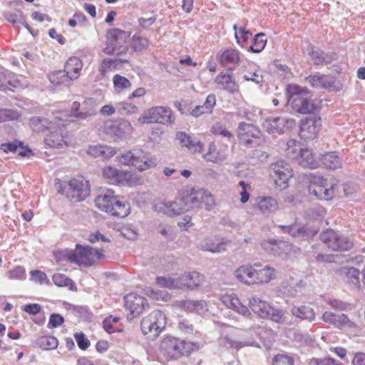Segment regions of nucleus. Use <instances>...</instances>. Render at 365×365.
<instances>
[{"instance_id": "nucleus-21", "label": "nucleus", "mask_w": 365, "mask_h": 365, "mask_svg": "<svg viewBox=\"0 0 365 365\" xmlns=\"http://www.w3.org/2000/svg\"><path fill=\"white\" fill-rule=\"evenodd\" d=\"M306 81L315 88L339 89L334 77L324 74H317L306 78Z\"/></svg>"}, {"instance_id": "nucleus-61", "label": "nucleus", "mask_w": 365, "mask_h": 365, "mask_svg": "<svg viewBox=\"0 0 365 365\" xmlns=\"http://www.w3.org/2000/svg\"><path fill=\"white\" fill-rule=\"evenodd\" d=\"M222 343L224 344L225 346H229L231 348H234L236 349H239L242 347H244L247 345V343L232 340L230 337L225 336L221 339Z\"/></svg>"}, {"instance_id": "nucleus-3", "label": "nucleus", "mask_w": 365, "mask_h": 365, "mask_svg": "<svg viewBox=\"0 0 365 365\" xmlns=\"http://www.w3.org/2000/svg\"><path fill=\"white\" fill-rule=\"evenodd\" d=\"M289 101L292 109L300 114H309L314 112L317 106L312 99L307 88L297 85H289L287 88Z\"/></svg>"}, {"instance_id": "nucleus-53", "label": "nucleus", "mask_w": 365, "mask_h": 365, "mask_svg": "<svg viewBox=\"0 0 365 365\" xmlns=\"http://www.w3.org/2000/svg\"><path fill=\"white\" fill-rule=\"evenodd\" d=\"M113 81L115 88L118 89H128L131 87V83L130 81L119 74H116L113 76Z\"/></svg>"}, {"instance_id": "nucleus-56", "label": "nucleus", "mask_w": 365, "mask_h": 365, "mask_svg": "<svg viewBox=\"0 0 365 365\" xmlns=\"http://www.w3.org/2000/svg\"><path fill=\"white\" fill-rule=\"evenodd\" d=\"M268 312L269 314L266 319H270L275 322H280L284 315V312L282 309H275L272 307H270Z\"/></svg>"}, {"instance_id": "nucleus-48", "label": "nucleus", "mask_w": 365, "mask_h": 365, "mask_svg": "<svg viewBox=\"0 0 365 365\" xmlns=\"http://www.w3.org/2000/svg\"><path fill=\"white\" fill-rule=\"evenodd\" d=\"M155 280L157 284L160 287L178 289V276L172 277H158Z\"/></svg>"}, {"instance_id": "nucleus-34", "label": "nucleus", "mask_w": 365, "mask_h": 365, "mask_svg": "<svg viewBox=\"0 0 365 365\" xmlns=\"http://www.w3.org/2000/svg\"><path fill=\"white\" fill-rule=\"evenodd\" d=\"M203 195L202 189L192 190L191 192L182 197V201L185 210L199 207L201 204L202 196Z\"/></svg>"}, {"instance_id": "nucleus-28", "label": "nucleus", "mask_w": 365, "mask_h": 365, "mask_svg": "<svg viewBox=\"0 0 365 365\" xmlns=\"http://www.w3.org/2000/svg\"><path fill=\"white\" fill-rule=\"evenodd\" d=\"M215 83L221 86V88L229 93H234L239 90L238 85L232 77V73H220L215 78Z\"/></svg>"}, {"instance_id": "nucleus-15", "label": "nucleus", "mask_w": 365, "mask_h": 365, "mask_svg": "<svg viewBox=\"0 0 365 365\" xmlns=\"http://www.w3.org/2000/svg\"><path fill=\"white\" fill-rule=\"evenodd\" d=\"M93 104L94 101L92 99L86 100L79 110L81 105L78 102L75 101L72 106L71 113H69L68 111H61V113H67L68 116L63 117L64 119H66V122L73 121V118L84 120L96 114Z\"/></svg>"}, {"instance_id": "nucleus-5", "label": "nucleus", "mask_w": 365, "mask_h": 365, "mask_svg": "<svg viewBox=\"0 0 365 365\" xmlns=\"http://www.w3.org/2000/svg\"><path fill=\"white\" fill-rule=\"evenodd\" d=\"M130 33L113 29L107 34V46L104 49L106 54H122L127 51Z\"/></svg>"}, {"instance_id": "nucleus-18", "label": "nucleus", "mask_w": 365, "mask_h": 365, "mask_svg": "<svg viewBox=\"0 0 365 365\" xmlns=\"http://www.w3.org/2000/svg\"><path fill=\"white\" fill-rule=\"evenodd\" d=\"M124 300L125 308L129 311L128 317L130 319L137 317L148 306L145 298L134 293L126 295Z\"/></svg>"}, {"instance_id": "nucleus-42", "label": "nucleus", "mask_w": 365, "mask_h": 365, "mask_svg": "<svg viewBox=\"0 0 365 365\" xmlns=\"http://www.w3.org/2000/svg\"><path fill=\"white\" fill-rule=\"evenodd\" d=\"M49 81L56 86H68L73 80L64 70H58L49 75Z\"/></svg>"}, {"instance_id": "nucleus-57", "label": "nucleus", "mask_w": 365, "mask_h": 365, "mask_svg": "<svg viewBox=\"0 0 365 365\" xmlns=\"http://www.w3.org/2000/svg\"><path fill=\"white\" fill-rule=\"evenodd\" d=\"M274 365H293L292 357L286 354H278L273 359Z\"/></svg>"}, {"instance_id": "nucleus-20", "label": "nucleus", "mask_w": 365, "mask_h": 365, "mask_svg": "<svg viewBox=\"0 0 365 365\" xmlns=\"http://www.w3.org/2000/svg\"><path fill=\"white\" fill-rule=\"evenodd\" d=\"M155 207L158 212H161L168 216L179 215L186 211L182 199L175 201H158L155 203Z\"/></svg>"}, {"instance_id": "nucleus-58", "label": "nucleus", "mask_w": 365, "mask_h": 365, "mask_svg": "<svg viewBox=\"0 0 365 365\" xmlns=\"http://www.w3.org/2000/svg\"><path fill=\"white\" fill-rule=\"evenodd\" d=\"M118 109L123 115L133 114L138 111V107L130 103H120Z\"/></svg>"}, {"instance_id": "nucleus-4", "label": "nucleus", "mask_w": 365, "mask_h": 365, "mask_svg": "<svg viewBox=\"0 0 365 365\" xmlns=\"http://www.w3.org/2000/svg\"><path fill=\"white\" fill-rule=\"evenodd\" d=\"M67 256L68 262L86 267L91 266L96 260L104 257L103 254L99 250L79 245H76L75 250L67 252Z\"/></svg>"}, {"instance_id": "nucleus-17", "label": "nucleus", "mask_w": 365, "mask_h": 365, "mask_svg": "<svg viewBox=\"0 0 365 365\" xmlns=\"http://www.w3.org/2000/svg\"><path fill=\"white\" fill-rule=\"evenodd\" d=\"M295 124V120L292 118L277 117L267 119L263 123V128L269 134L280 135L286 130L293 128Z\"/></svg>"}, {"instance_id": "nucleus-10", "label": "nucleus", "mask_w": 365, "mask_h": 365, "mask_svg": "<svg viewBox=\"0 0 365 365\" xmlns=\"http://www.w3.org/2000/svg\"><path fill=\"white\" fill-rule=\"evenodd\" d=\"M270 176L280 190L288 187V182L293 176L291 166L284 160H278L270 165Z\"/></svg>"}, {"instance_id": "nucleus-59", "label": "nucleus", "mask_w": 365, "mask_h": 365, "mask_svg": "<svg viewBox=\"0 0 365 365\" xmlns=\"http://www.w3.org/2000/svg\"><path fill=\"white\" fill-rule=\"evenodd\" d=\"M211 131L215 135H220L228 139L232 137V134L224 125L220 123L214 125L212 127Z\"/></svg>"}, {"instance_id": "nucleus-2", "label": "nucleus", "mask_w": 365, "mask_h": 365, "mask_svg": "<svg viewBox=\"0 0 365 365\" xmlns=\"http://www.w3.org/2000/svg\"><path fill=\"white\" fill-rule=\"evenodd\" d=\"M96 207L111 215L125 217L130 213V205L120 200L111 190H103L96 197Z\"/></svg>"}, {"instance_id": "nucleus-8", "label": "nucleus", "mask_w": 365, "mask_h": 365, "mask_svg": "<svg viewBox=\"0 0 365 365\" xmlns=\"http://www.w3.org/2000/svg\"><path fill=\"white\" fill-rule=\"evenodd\" d=\"M103 176L108 183L112 185L122 184L133 186L141 183V178L138 175L130 171L120 170L111 166H107L103 169Z\"/></svg>"}, {"instance_id": "nucleus-32", "label": "nucleus", "mask_w": 365, "mask_h": 365, "mask_svg": "<svg viewBox=\"0 0 365 365\" xmlns=\"http://www.w3.org/2000/svg\"><path fill=\"white\" fill-rule=\"evenodd\" d=\"M115 153L116 151L113 148L103 145H91L87 150L88 155L94 158L101 157L104 159L110 158Z\"/></svg>"}, {"instance_id": "nucleus-30", "label": "nucleus", "mask_w": 365, "mask_h": 365, "mask_svg": "<svg viewBox=\"0 0 365 365\" xmlns=\"http://www.w3.org/2000/svg\"><path fill=\"white\" fill-rule=\"evenodd\" d=\"M249 306L252 312L261 318H267L271 307L266 301L256 296L249 299Z\"/></svg>"}, {"instance_id": "nucleus-37", "label": "nucleus", "mask_w": 365, "mask_h": 365, "mask_svg": "<svg viewBox=\"0 0 365 365\" xmlns=\"http://www.w3.org/2000/svg\"><path fill=\"white\" fill-rule=\"evenodd\" d=\"M106 129L110 130V134L114 135L116 137H121L125 133H130L132 130L130 123L127 120H123L118 124L113 123H107L106 125Z\"/></svg>"}, {"instance_id": "nucleus-13", "label": "nucleus", "mask_w": 365, "mask_h": 365, "mask_svg": "<svg viewBox=\"0 0 365 365\" xmlns=\"http://www.w3.org/2000/svg\"><path fill=\"white\" fill-rule=\"evenodd\" d=\"M322 241L333 251H346L352 247V242L344 237L341 236L332 230H327L320 235Z\"/></svg>"}, {"instance_id": "nucleus-39", "label": "nucleus", "mask_w": 365, "mask_h": 365, "mask_svg": "<svg viewBox=\"0 0 365 365\" xmlns=\"http://www.w3.org/2000/svg\"><path fill=\"white\" fill-rule=\"evenodd\" d=\"M1 150H3L4 153H16L17 152L18 149H21L19 152V155L21 156H27L29 153H31V150L29 149H24L23 146V143L17 140H14L13 142H7L5 143H2L1 145Z\"/></svg>"}, {"instance_id": "nucleus-7", "label": "nucleus", "mask_w": 365, "mask_h": 365, "mask_svg": "<svg viewBox=\"0 0 365 365\" xmlns=\"http://www.w3.org/2000/svg\"><path fill=\"white\" fill-rule=\"evenodd\" d=\"M118 161L125 165H131L144 171L155 165V163L142 150L134 149L118 156Z\"/></svg>"}, {"instance_id": "nucleus-62", "label": "nucleus", "mask_w": 365, "mask_h": 365, "mask_svg": "<svg viewBox=\"0 0 365 365\" xmlns=\"http://www.w3.org/2000/svg\"><path fill=\"white\" fill-rule=\"evenodd\" d=\"M243 78L245 81H251L256 84H259L263 81V76L259 71L249 72L244 75Z\"/></svg>"}, {"instance_id": "nucleus-12", "label": "nucleus", "mask_w": 365, "mask_h": 365, "mask_svg": "<svg viewBox=\"0 0 365 365\" xmlns=\"http://www.w3.org/2000/svg\"><path fill=\"white\" fill-rule=\"evenodd\" d=\"M68 116L67 113L58 112L53 120H48V118L35 116L30 119L29 125L30 127L35 132H43L45 130H54L56 126L60 127L61 125L64 126L66 125V119L63 117Z\"/></svg>"}, {"instance_id": "nucleus-63", "label": "nucleus", "mask_w": 365, "mask_h": 365, "mask_svg": "<svg viewBox=\"0 0 365 365\" xmlns=\"http://www.w3.org/2000/svg\"><path fill=\"white\" fill-rule=\"evenodd\" d=\"M203 195L202 196L201 204H205L206 209L210 210L211 207L215 205V200L212 194L202 190Z\"/></svg>"}, {"instance_id": "nucleus-11", "label": "nucleus", "mask_w": 365, "mask_h": 365, "mask_svg": "<svg viewBox=\"0 0 365 365\" xmlns=\"http://www.w3.org/2000/svg\"><path fill=\"white\" fill-rule=\"evenodd\" d=\"M240 142L245 146L256 147L263 142L262 133L255 126L246 123H240L238 126Z\"/></svg>"}, {"instance_id": "nucleus-64", "label": "nucleus", "mask_w": 365, "mask_h": 365, "mask_svg": "<svg viewBox=\"0 0 365 365\" xmlns=\"http://www.w3.org/2000/svg\"><path fill=\"white\" fill-rule=\"evenodd\" d=\"M222 302L229 309H235L237 305H239L238 298L233 294L224 296Z\"/></svg>"}, {"instance_id": "nucleus-33", "label": "nucleus", "mask_w": 365, "mask_h": 365, "mask_svg": "<svg viewBox=\"0 0 365 365\" xmlns=\"http://www.w3.org/2000/svg\"><path fill=\"white\" fill-rule=\"evenodd\" d=\"M309 55L314 65L327 64L336 59L335 54L331 56L324 55L322 50L314 46L309 47Z\"/></svg>"}, {"instance_id": "nucleus-41", "label": "nucleus", "mask_w": 365, "mask_h": 365, "mask_svg": "<svg viewBox=\"0 0 365 365\" xmlns=\"http://www.w3.org/2000/svg\"><path fill=\"white\" fill-rule=\"evenodd\" d=\"M322 162L328 169L336 170L341 167V162L336 152H329L322 156Z\"/></svg>"}, {"instance_id": "nucleus-29", "label": "nucleus", "mask_w": 365, "mask_h": 365, "mask_svg": "<svg viewBox=\"0 0 365 365\" xmlns=\"http://www.w3.org/2000/svg\"><path fill=\"white\" fill-rule=\"evenodd\" d=\"M258 267L257 263L251 266H241L235 272L236 278L247 284H254L255 269Z\"/></svg>"}, {"instance_id": "nucleus-38", "label": "nucleus", "mask_w": 365, "mask_h": 365, "mask_svg": "<svg viewBox=\"0 0 365 365\" xmlns=\"http://www.w3.org/2000/svg\"><path fill=\"white\" fill-rule=\"evenodd\" d=\"M297 163L304 168H315L317 166V162L309 149H302L299 157L297 159Z\"/></svg>"}, {"instance_id": "nucleus-55", "label": "nucleus", "mask_w": 365, "mask_h": 365, "mask_svg": "<svg viewBox=\"0 0 365 365\" xmlns=\"http://www.w3.org/2000/svg\"><path fill=\"white\" fill-rule=\"evenodd\" d=\"M30 274H31V280L34 281L36 283L43 284H47L49 282L46 274L41 271L32 270L30 272Z\"/></svg>"}, {"instance_id": "nucleus-49", "label": "nucleus", "mask_w": 365, "mask_h": 365, "mask_svg": "<svg viewBox=\"0 0 365 365\" xmlns=\"http://www.w3.org/2000/svg\"><path fill=\"white\" fill-rule=\"evenodd\" d=\"M21 114L14 109L0 108V123L18 120Z\"/></svg>"}, {"instance_id": "nucleus-27", "label": "nucleus", "mask_w": 365, "mask_h": 365, "mask_svg": "<svg viewBox=\"0 0 365 365\" xmlns=\"http://www.w3.org/2000/svg\"><path fill=\"white\" fill-rule=\"evenodd\" d=\"M176 139L182 147H185L192 153H201L203 149V144L199 140H193L185 132H178Z\"/></svg>"}, {"instance_id": "nucleus-45", "label": "nucleus", "mask_w": 365, "mask_h": 365, "mask_svg": "<svg viewBox=\"0 0 365 365\" xmlns=\"http://www.w3.org/2000/svg\"><path fill=\"white\" fill-rule=\"evenodd\" d=\"M334 326L340 329H346L350 331H354L356 328V323L350 319L345 314L337 315Z\"/></svg>"}, {"instance_id": "nucleus-36", "label": "nucleus", "mask_w": 365, "mask_h": 365, "mask_svg": "<svg viewBox=\"0 0 365 365\" xmlns=\"http://www.w3.org/2000/svg\"><path fill=\"white\" fill-rule=\"evenodd\" d=\"M257 207L262 213L269 214L278 209V203L272 197H258Z\"/></svg>"}, {"instance_id": "nucleus-44", "label": "nucleus", "mask_w": 365, "mask_h": 365, "mask_svg": "<svg viewBox=\"0 0 365 365\" xmlns=\"http://www.w3.org/2000/svg\"><path fill=\"white\" fill-rule=\"evenodd\" d=\"M302 149L299 142L294 139H289L287 142V148L285 150L286 156L292 160H297Z\"/></svg>"}, {"instance_id": "nucleus-23", "label": "nucleus", "mask_w": 365, "mask_h": 365, "mask_svg": "<svg viewBox=\"0 0 365 365\" xmlns=\"http://www.w3.org/2000/svg\"><path fill=\"white\" fill-rule=\"evenodd\" d=\"M320 118L317 116L306 118L301 120L299 134L304 139L314 138L318 132V123Z\"/></svg>"}, {"instance_id": "nucleus-1", "label": "nucleus", "mask_w": 365, "mask_h": 365, "mask_svg": "<svg viewBox=\"0 0 365 365\" xmlns=\"http://www.w3.org/2000/svg\"><path fill=\"white\" fill-rule=\"evenodd\" d=\"M195 344L170 335L165 336L160 344V350L168 361H177L197 349Z\"/></svg>"}, {"instance_id": "nucleus-25", "label": "nucleus", "mask_w": 365, "mask_h": 365, "mask_svg": "<svg viewBox=\"0 0 365 365\" xmlns=\"http://www.w3.org/2000/svg\"><path fill=\"white\" fill-rule=\"evenodd\" d=\"M258 267L255 269L254 284H267L276 278V270L269 266L262 267L257 263Z\"/></svg>"}, {"instance_id": "nucleus-14", "label": "nucleus", "mask_w": 365, "mask_h": 365, "mask_svg": "<svg viewBox=\"0 0 365 365\" xmlns=\"http://www.w3.org/2000/svg\"><path fill=\"white\" fill-rule=\"evenodd\" d=\"M334 185H329L327 179L316 177L309 185V192L320 200H329L334 197Z\"/></svg>"}, {"instance_id": "nucleus-50", "label": "nucleus", "mask_w": 365, "mask_h": 365, "mask_svg": "<svg viewBox=\"0 0 365 365\" xmlns=\"http://www.w3.org/2000/svg\"><path fill=\"white\" fill-rule=\"evenodd\" d=\"M149 44L146 38L134 36L132 38L131 46L135 51H141L145 49Z\"/></svg>"}, {"instance_id": "nucleus-19", "label": "nucleus", "mask_w": 365, "mask_h": 365, "mask_svg": "<svg viewBox=\"0 0 365 365\" xmlns=\"http://www.w3.org/2000/svg\"><path fill=\"white\" fill-rule=\"evenodd\" d=\"M217 58L220 65L232 72L240 62V53L236 48H227L218 53Z\"/></svg>"}, {"instance_id": "nucleus-47", "label": "nucleus", "mask_w": 365, "mask_h": 365, "mask_svg": "<svg viewBox=\"0 0 365 365\" xmlns=\"http://www.w3.org/2000/svg\"><path fill=\"white\" fill-rule=\"evenodd\" d=\"M267 38L264 33H259L253 38V44L250 46L249 50L255 53L261 52L265 47Z\"/></svg>"}, {"instance_id": "nucleus-31", "label": "nucleus", "mask_w": 365, "mask_h": 365, "mask_svg": "<svg viewBox=\"0 0 365 365\" xmlns=\"http://www.w3.org/2000/svg\"><path fill=\"white\" fill-rule=\"evenodd\" d=\"M293 317L300 319L312 322L316 317V313L312 307L308 305L294 306L291 309Z\"/></svg>"}, {"instance_id": "nucleus-35", "label": "nucleus", "mask_w": 365, "mask_h": 365, "mask_svg": "<svg viewBox=\"0 0 365 365\" xmlns=\"http://www.w3.org/2000/svg\"><path fill=\"white\" fill-rule=\"evenodd\" d=\"M82 69V62L77 57L70 58L64 66V71L67 73L72 80L77 79Z\"/></svg>"}, {"instance_id": "nucleus-43", "label": "nucleus", "mask_w": 365, "mask_h": 365, "mask_svg": "<svg viewBox=\"0 0 365 365\" xmlns=\"http://www.w3.org/2000/svg\"><path fill=\"white\" fill-rule=\"evenodd\" d=\"M4 16L9 22L11 23L14 26H16L17 24H21L31 32V28L26 23V18L22 11H18L15 13L9 11L5 12Z\"/></svg>"}, {"instance_id": "nucleus-16", "label": "nucleus", "mask_w": 365, "mask_h": 365, "mask_svg": "<svg viewBox=\"0 0 365 365\" xmlns=\"http://www.w3.org/2000/svg\"><path fill=\"white\" fill-rule=\"evenodd\" d=\"M66 192L71 199L82 201L90 193L89 182L82 178L73 179L67 185Z\"/></svg>"}, {"instance_id": "nucleus-40", "label": "nucleus", "mask_w": 365, "mask_h": 365, "mask_svg": "<svg viewBox=\"0 0 365 365\" xmlns=\"http://www.w3.org/2000/svg\"><path fill=\"white\" fill-rule=\"evenodd\" d=\"M282 231L284 233H288L293 237H308L311 235L309 230L304 226H299L297 225H292L288 226H279Z\"/></svg>"}, {"instance_id": "nucleus-60", "label": "nucleus", "mask_w": 365, "mask_h": 365, "mask_svg": "<svg viewBox=\"0 0 365 365\" xmlns=\"http://www.w3.org/2000/svg\"><path fill=\"white\" fill-rule=\"evenodd\" d=\"M309 364V365H341V363L330 357L322 359L313 358Z\"/></svg>"}, {"instance_id": "nucleus-24", "label": "nucleus", "mask_w": 365, "mask_h": 365, "mask_svg": "<svg viewBox=\"0 0 365 365\" xmlns=\"http://www.w3.org/2000/svg\"><path fill=\"white\" fill-rule=\"evenodd\" d=\"M228 241L225 239L206 238L201 241L198 247L203 251H208L212 253H220L226 250Z\"/></svg>"}, {"instance_id": "nucleus-26", "label": "nucleus", "mask_w": 365, "mask_h": 365, "mask_svg": "<svg viewBox=\"0 0 365 365\" xmlns=\"http://www.w3.org/2000/svg\"><path fill=\"white\" fill-rule=\"evenodd\" d=\"M67 122L64 126H56V129L50 130V133L44 139L45 143L51 148H59L63 145H66V140L63 134V128L66 127Z\"/></svg>"}, {"instance_id": "nucleus-22", "label": "nucleus", "mask_w": 365, "mask_h": 365, "mask_svg": "<svg viewBox=\"0 0 365 365\" xmlns=\"http://www.w3.org/2000/svg\"><path fill=\"white\" fill-rule=\"evenodd\" d=\"M204 276L197 272H190L178 276V289L188 288L194 289L200 286Z\"/></svg>"}, {"instance_id": "nucleus-9", "label": "nucleus", "mask_w": 365, "mask_h": 365, "mask_svg": "<svg viewBox=\"0 0 365 365\" xmlns=\"http://www.w3.org/2000/svg\"><path fill=\"white\" fill-rule=\"evenodd\" d=\"M175 117L172 110L167 106H153L145 110L139 118L140 123L173 124Z\"/></svg>"}, {"instance_id": "nucleus-51", "label": "nucleus", "mask_w": 365, "mask_h": 365, "mask_svg": "<svg viewBox=\"0 0 365 365\" xmlns=\"http://www.w3.org/2000/svg\"><path fill=\"white\" fill-rule=\"evenodd\" d=\"M52 279L54 284L58 287H72L73 285L72 279L61 273L53 274Z\"/></svg>"}, {"instance_id": "nucleus-54", "label": "nucleus", "mask_w": 365, "mask_h": 365, "mask_svg": "<svg viewBox=\"0 0 365 365\" xmlns=\"http://www.w3.org/2000/svg\"><path fill=\"white\" fill-rule=\"evenodd\" d=\"M118 66L117 60L106 58H104L102 61V63L100 66V71L103 75H105L106 73L115 69Z\"/></svg>"}, {"instance_id": "nucleus-46", "label": "nucleus", "mask_w": 365, "mask_h": 365, "mask_svg": "<svg viewBox=\"0 0 365 365\" xmlns=\"http://www.w3.org/2000/svg\"><path fill=\"white\" fill-rule=\"evenodd\" d=\"M36 344L44 350L55 349L58 344V340L54 336H42L36 339Z\"/></svg>"}, {"instance_id": "nucleus-6", "label": "nucleus", "mask_w": 365, "mask_h": 365, "mask_svg": "<svg viewBox=\"0 0 365 365\" xmlns=\"http://www.w3.org/2000/svg\"><path fill=\"white\" fill-rule=\"evenodd\" d=\"M166 325V317L159 310H155L143 318L140 326L143 334L149 339H155Z\"/></svg>"}, {"instance_id": "nucleus-52", "label": "nucleus", "mask_w": 365, "mask_h": 365, "mask_svg": "<svg viewBox=\"0 0 365 365\" xmlns=\"http://www.w3.org/2000/svg\"><path fill=\"white\" fill-rule=\"evenodd\" d=\"M346 275L348 279V282L351 285H352L355 287H357V288L359 287L360 282H359V269H357L354 267H351L347 270Z\"/></svg>"}]
</instances>
